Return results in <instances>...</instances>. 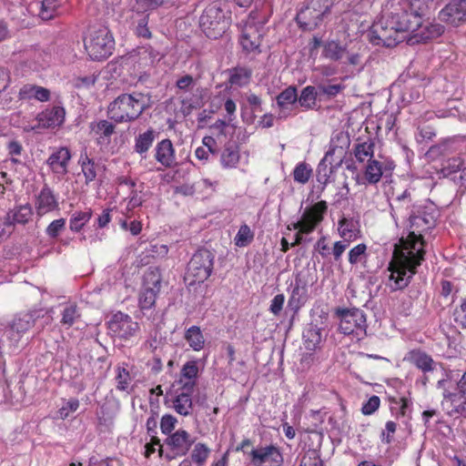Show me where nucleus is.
Wrapping results in <instances>:
<instances>
[{
    "instance_id": "obj_1",
    "label": "nucleus",
    "mask_w": 466,
    "mask_h": 466,
    "mask_svg": "<svg viewBox=\"0 0 466 466\" xmlns=\"http://www.w3.org/2000/svg\"><path fill=\"white\" fill-rule=\"evenodd\" d=\"M412 231L401 237L395 245L393 258L389 264L390 271L387 286L391 290L406 288L416 273V268L424 260V241L421 232L434 225L432 218L420 215L410 218Z\"/></svg>"
},
{
    "instance_id": "obj_2",
    "label": "nucleus",
    "mask_w": 466,
    "mask_h": 466,
    "mask_svg": "<svg viewBox=\"0 0 466 466\" xmlns=\"http://www.w3.org/2000/svg\"><path fill=\"white\" fill-rule=\"evenodd\" d=\"M150 97L143 93L122 94L107 107V115L116 123L131 122L148 107Z\"/></svg>"
},
{
    "instance_id": "obj_3",
    "label": "nucleus",
    "mask_w": 466,
    "mask_h": 466,
    "mask_svg": "<svg viewBox=\"0 0 466 466\" xmlns=\"http://www.w3.org/2000/svg\"><path fill=\"white\" fill-rule=\"evenodd\" d=\"M52 312V309H35L16 316L12 322L0 332V349L15 350L25 332L34 325L37 319L44 318Z\"/></svg>"
},
{
    "instance_id": "obj_4",
    "label": "nucleus",
    "mask_w": 466,
    "mask_h": 466,
    "mask_svg": "<svg viewBox=\"0 0 466 466\" xmlns=\"http://www.w3.org/2000/svg\"><path fill=\"white\" fill-rule=\"evenodd\" d=\"M84 45L92 60H103L112 55L115 40L108 28L92 27L84 38Z\"/></svg>"
},
{
    "instance_id": "obj_5",
    "label": "nucleus",
    "mask_w": 466,
    "mask_h": 466,
    "mask_svg": "<svg viewBox=\"0 0 466 466\" xmlns=\"http://www.w3.org/2000/svg\"><path fill=\"white\" fill-rule=\"evenodd\" d=\"M229 19L230 17L226 15L220 4L214 2L203 11L199 18V25L208 37L217 39L228 29Z\"/></svg>"
},
{
    "instance_id": "obj_6",
    "label": "nucleus",
    "mask_w": 466,
    "mask_h": 466,
    "mask_svg": "<svg viewBox=\"0 0 466 466\" xmlns=\"http://www.w3.org/2000/svg\"><path fill=\"white\" fill-rule=\"evenodd\" d=\"M214 254L208 249H198L187 264L185 279L189 285L203 283L213 271Z\"/></svg>"
},
{
    "instance_id": "obj_7",
    "label": "nucleus",
    "mask_w": 466,
    "mask_h": 466,
    "mask_svg": "<svg viewBox=\"0 0 466 466\" xmlns=\"http://www.w3.org/2000/svg\"><path fill=\"white\" fill-rule=\"evenodd\" d=\"M328 205L324 200L319 201L302 213L300 218L292 224L293 229L298 230L295 242L291 246L299 245L303 241V234L311 233L316 227L323 220L327 212Z\"/></svg>"
},
{
    "instance_id": "obj_8",
    "label": "nucleus",
    "mask_w": 466,
    "mask_h": 466,
    "mask_svg": "<svg viewBox=\"0 0 466 466\" xmlns=\"http://www.w3.org/2000/svg\"><path fill=\"white\" fill-rule=\"evenodd\" d=\"M265 21L258 17V14L251 12L245 21L240 36V45L247 52L258 49L264 33Z\"/></svg>"
},
{
    "instance_id": "obj_9",
    "label": "nucleus",
    "mask_w": 466,
    "mask_h": 466,
    "mask_svg": "<svg viewBox=\"0 0 466 466\" xmlns=\"http://www.w3.org/2000/svg\"><path fill=\"white\" fill-rule=\"evenodd\" d=\"M339 318V330L345 335L365 331L366 316L359 309H342L337 310Z\"/></svg>"
},
{
    "instance_id": "obj_10",
    "label": "nucleus",
    "mask_w": 466,
    "mask_h": 466,
    "mask_svg": "<svg viewBox=\"0 0 466 466\" xmlns=\"http://www.w3.org/2000/svg\"><path fill=\"white\" fill-rule=\"evenodd\" d=\"M251 466H281L283 456L279 449L273 445L252 447L248 452Z\"/></svg>"
},
{
    "instance_id": "obj_11",
    "label": "nucleus",
    "mask_w": 466,
    "mask_h": 466,
    "mask_svg": "<svg viewBox=\"0 0 466 466\" xmlns=\"http://www.w3.org/2000/svg\"><path fill=\"white\" fill-rule=\"evenodd\" d=\"M107 329L110 335L127 339L137 334L139 325L127 314L118 311L108 320Z\"/></svg>"
},
{
    "instance_id": "obj_12",
    "label": "nucleus",
    "mask_w": 466,
    "mask_h": 466,
    "mask_svg": "<svg viewBox=\"0 0 466 466\" xmlns=\"http://www.w3.org/2000/svg\"><path fill=\"white\" fill-rule=\"evenodd\" d=\"M395 164L392 160L385 159L380 161L378 159H370L366 164L363 170V181H359L360 185H376L384 177L390 176L395 168Z\"/></svg>"
},
{
    "instance_id": "obj_13",
    "label": "nucleus",
    "mask_w": 466,
    "mask_h": 466,
    "mask_svg": "<svg viewBox=\"0 0 466 466\" xmlns=\"http://www.w3.org/2000/svg\"><path fill=\"white\" fill-rule=\"evenodd\" d=\"M458 376L459 374H455L454 370H444L443 378L439 380L437 382V389L441 390V406L445 411L447 407H452L461 401V399L465 395L460 392V390H457V387L454 388L452 385L451 380Z\"/></svg>"
},
{
    "instance_id": "obj_14",
    "label": "nucleus",
    "mask_w": 466,
    "mask_h": 466,
    "mask_svg": "<svg viewBox=\"0 0 466 466\" xmlns=\"http://www.w3.org/2000/svg\"><path fill=\"white\" fill-rule=\"evenodd\" d=\"M443 26L439 24H432L429 21L421 19L420 25L413 29L407 30V37L404 40L410 45H414L420 42H426L430 39L436 38L443 33Z\"/></svg>"
},
{
    "instance_id": "obj_15",
    "label": "nucleus",
    "mask_w": 466,
    "mask_h": 466,
    "mask_svg": "<svg viewBox=\"0 0 466 466\" xmlns=\"http://www.w3.org/2000/svg\"><path fill=\"white\" fill-rule=\"evenodd\" d=\"M194 443L195 439L191 438L190 434L186 430H177L166 439L167 446L175 453L174 456L167 454L166 458L171 461L175 456L186 455Z\"/></svg>"
},
{
    "instance_id": "obj_16",
    "label": "nucleus",
    "mask_w": 466,
    "mask_h": 466,
    "mask_svg": "<svg viewBox=\"0 0 466 466\" xmlns=\"http://www.w3.org/2000/svg\"><path fill=\"white\" fill-rule=\"evenodd\" d=\"M441 21L458 26L466 20V0H454L448 4L439 14Z\"/></svg>"
},
{
    "instance_id": "obj_17",
    "label": "nucleus",
    "mask_w": 466,
    "mask_h": 466,
    "mask_svg": "<svg viewBox=\"0 0 466 466\" xmlns=\"http://www.w3.org/2000/svg\"><path fill=\"white\" fill-rule=\"evenodd\" d=\"M66 110L61 106H54L51 108L39 113L36 116L37 125L32 128H55L63 125Z\"/></svg>"
},
{
    "instance_id": "obj_18",
    "label": "nucleus",
    "mask_w": 466,
    "mask_h": 466,
    "mask_svg": "<svg viewBox=\"0 0 466 466\" xmlns=\"http://www.w3.org/2000/svg\"><path fill=\"white\" fill-rule=\"evenodd\" d=\"M90 133L96 143L102 147H107L111 142V137L115 133L116 126L108 120L101 119L89 124Z\"/></svg>"
},
{
    "instance_id": "obj_19",
    "label": "nucleus",
    "mask_w": 466,
    "mask_h": 466,
    "mask_svg": "<svg viewBox=\"0 0 466 466\" xmlns=\"http://www.w3.org/2000/svg\"><path fill=\"white\" fill-rule=\"evenodd\" d=\"M155 159L165 168L175 167L177 165L176 151L170 139H162L155 147Z\"/></svg>"
},
{
    "instance_id": "obj_20",
    "label": "nucleus",
    "mask_w": 466,
    "mask_h": 466,
    "mask_svg": "<svg viewBox=\"0 0 466 466\" xmlns=\"http://www.w3.org/2000/svg\"><path fill=\"white\" fill-rule=\"evenodd\" d=\"M404 360L415 366L421 370L422 373L433 372L438 365L431 355L421 350H412L409 351Z\"/></svg>"
},
{
    "instance_id": "obj_21",
    "label": "nucleus",
    "mask_w": 466,
    "mask_h": 466,
    "mask_svg": "<svg viewBox=\"0 0 466 466\" xmlns=\"http://www.w3.org/2000/svg\"><path fill=\"white\" fill-rule=\"evenodd\" d=\"M35 207L38 216H44L58 208V200L53 190L46 184L38 193Z\"/></svg>"
},
{
    "instance_id": "obj_22",
    "label": "nucleus",
    "mask_w": 466,
    "mask_h": 466,
    "mask_svg": "<svg viewBox=\"0 0 466 466\" xmlns=\"http://www.w3.org/2000/svg\"><path fill=\"white\" fill-rule=\"evenodd\" d=\"M194 390H184L178 386L176 396L172 400V407L177 413L182 416H189L193 410L192 394Z\"/></svg>"
},
{
    "instance_id": "obj_23",
    "label": "nucleus",
    "mask_w": 466,
    "mask_h": 466,
    "mask_svg": "<svg viewBox=\"0 0 466 466\" xmlns=\"http://www.w3.org/2000/svg\"><path fill=\"white\" fill-rule=\"evenodd\" d=\"M70 158V151L68 148L63 147H59L50 155L46 160V164L50 167L54 173L58 175H65L67 173V166Z\"/></svg>"
},
{
    "instance_id": "obj_24",
    "label": "nucleus",
    "mask_w": 466,
    "mask_h": 466,
    "mask_svg": "<svg viewBox=\"0 0 466 466\" xmlns=\"http://www.w3.org/2000/svg\"><path fill=\"white\" fill-rule=\"evenodd\" d=\"M198 376V367L197 360L187 361L181 370L177 385L184 390H195L197 379Z\"/></svg>"
},
{
    "instance_id": "obj_25",
    "label": "nucleus",
    "mask_w": 466,
    "mask_h": 466,
    "mask_svg": "<svg viewBox=\"0 0 466 466\" xmlns=\"http://www.w3.org/2000/svg\"><path fill=\"white\" fill-rule=\"evenodd\" d=\"M157 137V132L153 128H149L135 137L134 151L141 156V160L146 158L147 153L152 147ZM142 161H140V163Z\"/></svg>"
},
{
    "instance_id": "obj_26",
    "label": "nucleus",
    "mask_w": 466,
    "mask_h": 466,
    "mask_svg": "<svg viewBox=\"0 0 466 466\" xmlns=\"http://www.w3.org/2000/svg\"><path fill=\"white\" fill-rule=\"evenodd\" d=\"M308 287L307 283L301 279L297 278L291 294L289 299V305L294 309H299L307 300Z\"/></svg>"
},
{
    "instance_id": "obj_27",
    "label": "nucleus",
    "mask_w": 466,
    "mask_h": 466,
    "mask_svg": "<svg viewBox=\"0 0 466 466\" xmlns=\"http://www.w3.org/2000/svg\"><path fill=\"white\" fill-rule=\"evenodd\" d=\"M32 208L30 205H21L9 210L5 216L9 220L10 225L14 228L15 224H25L32 217Z\"/></svg>"
},
{
    "instance_id": "obj_28",
    "label": "nucleus",
    "mask_w": 466,
    "mask_h": 466,
    "mask_svg": "<svg viewBox=\"0 0 466 466\" xmlns=\"http://www.w3.org/2000/svg\"><path fill=\"white\" fill-rule=\"evenodd\" d=\"M239 147L236 143H228L220 156V162L224 168H234L239 162Z\"/></svg>"
},
{
    "instance_id": "obj_29",
    "label": "nucleus",
    "mask_w": 466,
    "mask_h": 466,
    "mask_svg": "<svg viewBox=\"0 0 466 466\" xmlns=\"http://www.w3.org/2000/svg\"><path fill=\"white\" fill-rule=\"evenodd\" d=\"M346 54H348L347 47L345 46H341L337 41H327L323 45L322 56L327 59L332 61H342Z\"/></svg>"
},
{
    "instance_id": "obj_30",
    "label": "nucleus",
    "mask_w": 466,
    "mask_h": 466,
    "mask_svg": "<svg viewBox=\"0 0 466 466\" xmlns=\"http://www.w3.org/2000/svg\"><path fill=\"white\" fill-rule=\"evenodd\" d=\"M336 152V148H330L327 151L324 157L321 159L317 167L318 180L320 183L327 184L329 175L333 170L332 157Z\"/></svg>"
},
{
    "instance_id": "obj_31",
    "label": "nucleus",
    "mask_w": 466,
    "mask_h": 466,
    "mask_svg": "<svg viewBox=\"0 0 466 466\" xmlns=\"http://www.w3.org/2000/svg\"><path fill=\"white\" fill-rule=\"evenodd\" d=\"M338 231L339 236L348 241L356 239L360 230L358 228V222L353 218H342L339 221Z\"/></svg>"
},
{
    "instance_id": "obj_32",
    "label": "nucleus",
    "mask_w": 466,
    "mask_h": 466,
    "mask_svg": "<svg viewBox=\"0 0 466 466\" xmlns=\"http://www.w3.org/2000/svg\"><path fill=\"white\" fill-rule=\"evenodd\" d=\"M188 346L195 351L201 350L205 346V338L198 326H191L184 334Z\"/></svg>"
},
{
    "instance_id": "obj_33",
    "label": "nucleus",
    "mask_w": 466,
    "mask_h": 466,
    "mask_svg": "<svg viewBox=\"0 0 466 466\" xmlns=\"http://www.w3.org/2000/svg\"><path fill=\"white\" fill-rule=\"evenodd\" d=\"M64 0H43L39 10V17L48 21L60 14V7Z\"/></svg>"
},
{
    "instance_id": "obj_34",
    "label": "nucleus",
    "mask_w": 466,
    "mask_h": 466,
    "mask_svg": "<svg viewBox=\"0 0 466 466\" xmlns=\"http://www.w3.org/2000/svg\"><path fill=\"white\" fill-rule=\"evenodd\" d=\"M170 101H180L181 112L184 116H187L198 106L196 101H199V97L197 94L192 93V91L187 93H176V97L170 99Z\"/></svg>"
},
{
    "instance_id": "obj_35",
    "label": "nucleus",
    "mask_w": 466,
    "mask_h": 466,
    "mask_svg": "<svg viewBox=\"0 0 466 466\" xmlns=\"http://www.w3.org/2000/svg\"><path fill=\"white\" fill-rule=\"evenodd\" d=\"M210 453L211 450L207 444L203 442L195 443L190 453L189 461H191L192 464H195V466H204Z\"/></svg>"
},
{
    "instance_id": "obj_36",
    "label": "nucleus",
    "mask_w": 466,
    "mask_h": 466,
    "mask_svg": "<svg viewBox=\"0 0 466 466\" xmlns=\"http://www.w3.org/2000/svg\"><path fill=\"white\" fill-rule=\"evenodd\" d=\"M354 156L360 163H368L370 159H374V143L369 139L357 144L354 147Z\"/></svg>"
},
{
    "instance_id": "obj_37",
    "label": "nucleus",
    "mask_w": 466,
    "mask_h": 466,
    "mask_svg": "<svg viewBox=\"0 0 466 466\" xmlns=\"http://www.w3.org/2000/svg\"><path fill=\"white\" fill-rule=\"evenodd\" d=\"M303 339L306 349L314 350L322 340L321 329L317 326H309L304 330Z\"/></svg>"
},
{
    "instance_id": "obj_38",
    "label": "nucleus",
    "mask_w": 466,
    "mask_h": 466,
    "mask_svg": "<svg viewBox=\"0 0 466 466\" xmlns=\"http://www.w3.org/2000/svg\"><path fill=\"white\" fill-rule=\"evenodd\" d=\"M82 172L86 178V183L92 182L96 177V164L88 157L86 154H81L79 158Z\"/></svg>"
},
{
    "instance_id": "obj_39",
    "label": "nucleus",
    "mask_w": 466,
    "mask_h": 466,
    "mask_svg": "<svg viewBox=\"0 0 466 466\" xmlns=\"http://www.w3.org/2000/svg\"><path fill=\"white\" fill-rule=\"evenodd\" d=\"M138 56L140 64L144 66L154 65L157 61H159L161 56L158 51L155 50L150 46H144L138 48Z\"/></svg>"
},
{
    "instance_id": "obj_40",
    "label": "nucleus",
    "mask_w": 466,
    "mask_h": 466,
    "mask_svg": "<svg viewBox=\"0 0 466 466\" xmlns=\"http://www.w3.org/2000/svg\"><path fill=\"white\" fill-rule=\"evenodd\" d=\"M92 217L91 210L76 211L72 214L69 228L74 232H78L89 221Z\"/></svg>"
},
{
    "instance_id": "obj_41",
    "label": "nucleus",
    "mask_w": 466,
    "mask_h": 466,
    "mask_svg": "<svg viewBox=\"0 0 466 466\" xmlns=\"http://www.w3.org/2000/svg\"><path fill=\"white\" fill-rule=\"evenodd\" d=\"M250 77V69L246 67H236L230 74L229 81L232 85L243 86L249 83Z\"/></svg>"
},
{
    "instance_id": "obj_42",
    "label": "nucleus",
    "mask_w": 466,
    "mask_h": 466,
    "mask_svg": "<svg viewBox=\"0 0 466 466\" xmlns=\"http://www.w3.org/2000/svg\"><path fill=\"white\" fill-rule=\"evenodd\" d=\"M61 315L60 323L67 329L72 327L75 321L80 317L76 305L71 303L65 306Z\"/></svg>"
},
{
    "instance_id": "obj_43",
    "label": "nucleus",
    "mask_w": 466,
    "mask_h": 466,
    "mask_svg": "<svg viewBox=\"0 0 466 466\" xmlns=\"http://www.w3.org/2000/svg\"><path fill=\"white\" fill-rule=\"evenodd\" d=\"M317 91L312 86L304 87L299 97V103L302 107L307 109L313 108L316 105Z\"/></svg>"
},
{
    "instance_id": "obj_44",
    "label": "nucleus",
    "mask_w": 466,
    "mask_h": 466,
    "mask_svg": "<svg viewBox=\"0 0 466 466\" xmlns=\"http://www.w3.org/2000/svg\"><path fill=\"white\" fill-rule=\"evenodd\" d=\"M254 238V233L249 226L243 224L240 226L237 235L234 238V243L237 247L243 248L249 245Z\"/></svg>"
},
{
    "instance_id": "obj_45",
    "label": "nucleus",
    "mask_w": 466,
    "mask_h": 466,
    "mask_svg": "<svg viewBox=\"0 0 466 466\" xmlns=\"http://www.w3.org/2000/svg\"><path fill=\"white\" fill-rule=\"evenodd\" d=\"M158 292L157 289L151 287L144 288L139 297L140 308L142 309H151L156 302Z\"/></svg>"
},
{
    "instance_id": "obj_46",
    "label": "nucleus",
    "mask_w": 466,
    "mask_h": 466,
    "mask_svg": "<svg viewBox=\"0 0 466 466\" xmlns=\"http://www.w3.org/2000/svg\"><path fill=\"white\" fill-rule=\"evenodd\" d=\"M367 246L364 243H360L353 247L349 251V262L351 265L365 262L367 260Z\"/></svg>"
},
{
    "instance_id": "obj_47",
    "label": "nucleus",
    "mask_w": 466,
    "mask_h": 466,
    "mask_svg": "<svg viewBox=\"0 0 466 466\" xmlns=\"http://www.w3.org/2000/svg\"><path fill=\"white\" fill-rule=\"evenodd\" d=\"M298 100L297 89L289 86L277 96V103L280 107L294 104Z\"/></svg>"
},
{
    "instance_id": "obj_48",
    "label": "nucleus",
    "mask_w": 466,
    "mask_h": 466,
    "mask_svg": "<svg viewBox=\"0 0 466 466\" xmlns=\"http://www.w3.org/2000/svg\"><path fill=\"white\" fill-rule=\"evenodd\" d=\"M175 1L176 0H137V9L138 12H147L164 5H173Z\"/></svg>"
},
{
    "instance_id": "obj_49",
    "label": "nucleus",
    "mask_w": 466,
    "mask_h": 466,
    "mask_svg": "<svg viewBox=\"0 0 466 466\" xmlns=\"http://www.w3.org/2000/svg\"><path fill=\"white\" fill-rule=\"evenodd\" d=\"M312 174V169L306 163H299L296 166L293 177L296 182L306 184Z\"/></svg>"
},
{
    "instance_id": "obj_50",
    "label": "nucleus",
    "mask_w": 466,
    "mask_h": 466,
    "mask_svg": "<svg viewBox=\"0 0 466 466\" xmlns=\"http://www.w3.org/2000/svg\"><path fill=\"white\" fill-rule=\"evenodd\" d=\"M161 276L157 268H149L144 276V288L151 287L160 290Z\"/></svg>"
},
{
    "instance_id": "obj_51",
    "label": "nucleus",
    "mask_w": 466,
    "mask_h": 466,
    "mask_svg": "<svg viewBox=\"0 0 466 466\" xmlns=\"http://www.w3.org/2000/svg\"><path fill=\"white\" fill-rule=\"evenodd\" d=\"M116 371H117V374L116 377V380L117 382L116 388L119 390H127V388L130 384V381H131V377H130L129 372L127 371V370L125 367H120V366H118L116 368Z\"/></svg>"
},
{
    "instance_id": "obj_52",
    "label": "nucleus",
    "mask_w": 466,
    "mask_h": 466,
    "mask_svg": "<svg viewBox=\"0 0 466 466\" xmlns=\"http://www.w3.org/2000/svg\"><path fill=\"white\" fill-rule=\"evenodd\" d=\"M452 316L456 324L466 329V299L454 308Z\"/></svg>"
},
{
    "instance_id": "obj_53",
    "label": "nucleus",
    "mask_w": 466,
    "mask_h": 466,
    "mask_svg": "<svg viewBox=\"0 0 466 466\" xmlns=\"http://www.w3.org/2000/svg\"><path fill=\"white\" fill-rule=\"evenodd\" d=\"M299 466H323V462L315 450H309L302 456Z\"/></svg>"
},
{
    "instance_id": "obj_54",
    "label": "nucleus",
    "mask_w": 466,
    "mask_h": 466,
    "mask_svg": "<svg viewBox=\"0 0 466 466\" xmlns=\"http://www.w3.org/2000/svg\"><path fill=\"white\" fill-rule=\"evenodd\" d=\"M195 86L193 77L189 75H185L178 78L176 83L177 91L176 93H187L191 92Z\"/></svg>"
},
{
    "instance_id": "obj_55",
    "label": "nucleus",
    "mask_w": 466,
    "mask_h": 466,
    "mask_svg": "<svg viewBox=\"0 0 466 466\" xmlns=\"http://www.w3.org/2000/svg\"><path fill=\"white\" fill-rule=\"evenodd\" d=\"M66 227V219L58 218L52 221L46 228V233L49 238H55Z\"/></svg>"
},
{
    "instance_id": "obj_56",
    "label": "nucleus",
    "mask_w": 466,
    "mask_h": 466,
    "mask_svg": "<svg viewBox=\"0 0 466 466\" xmlns=\"http://www.w3.org/2000/svg\"><path fill=\"white\" fill-rule=\"evenodd\" d=\"M177 423V420L170 414H166L162 417L160 421V429L162 433L170 435L171 432L176 427V424Z\"/></svg>"
},
{
    "instance_id": "obj_57",
    "label": "nucleus",
    "mask_w": 466,
    "mask_h": 466,
    "mask_svg": "<svg viewBox=\"0 0 466 466\" xmlns=\"http://www.w3.org/2000/svg\"><path fill=\"white\" fill-rule=\"evenodd\" d=\"M79 407V400L70 399L66 404L59 409V416L61 419H66L72 412H75Z\"/></svg>"
},
{
    "instance_id": "obj_58",
    "label": "nucleus",
    "mask_w": 466,
    "mask_h": 466,
    "mask_svg": "<svg viewBox=\"0 0 466 466\" xmlns=\"http://www.w3.org/2000/svg\"><path fill=\"white\" fill-rule=\"evenodd\" d=\"M380 404V398L373 395L363 404L361 411L364 415H370L379 409Z\"/></svg>"
},
{
    "instance_id": "obj_59",
    "label": "nucleus",
    "mask_w": 466,
    "mask_h": 466,
    "mask_svg": "<svg viewBox=\"0 0 466 466\" xmlns=\"http://www.w3.org/2000/svg\"><path fill=\"white\" fill-rule=\"evenodd\" d=\"M147 24H148V15H143L137 21V25L136 27V33L138 36L145 37V38L151 37V32L149 31V28L147 27Z\"/></svg>"
},
{
    "instance_id": "obj_60",
    "label": "nucleus",
    "mask_w": 466,
    "mask_h": 466,
    "mask_svg": "<svg viewBox=\"0 0 466 466\" xmlns=\"http://www.w3.org/2000/svg\"><path fill=\"white\" fill-rule=\"evenodd\" d=\"M446 413L451 417H464L466 418V404L465 400L453 405L452 407L446 408Z\"/></svg>"
},
{
    "instance_id": "obj_61",
    "label": "nucleus",
    "mask_w": 466,
    "mask_h": 466,
    "mask_svg": "<svg viewBox=\"0 0 466 466\" xmlns=\"http://www.w3.org/2000/svg\"><path fill=\"white\" fill-rule=\"evenodd\" d=\"M285 302V296L283 294L276 295L272 300L269 307V310L274 315L278 316L282 310L283 304Z\"/></svg>"
},
{
    "instance_id": "obj_62",
    "label": "nucleus",
    "mask_w": 466,
    "mask_h": 466,
    "mask_svg": "<svg viewBox=\"0 0 466 466\" xmlns=\"http://www.w3.org/2000/svg\"><path fill=\"white\" fill-rule=\"evenodd\" d=\"M350 242V241L344 239V240L336 241L334 243L333 248H332V255L334 257L335 261H339L340 259L342 254L348 248Z\"/></svg>"
},
{
    "instance_id": "obj_63",
    "label": "nucleus",
    "mask_w": 466,
    "mask_h": 466,
    "mask_svg": "<svg viewBox=\"0 0 466 466\" xmlns=\"http://www.w3.org/2000/svg\"><path fill=\"white\" fill-rule=\"evenodd\" d=\"M37 86L35 85H25L23 86L18 93V96L23 100H30L35 99V92L36 90Z\"/></svg>"
},
{
    "instance_id": "obj_64",
    "label": "nucleus",
    "mask_w": 466,
    "mask_h": 466,
    "mask_svg": "<svg viewBox=\"0 0 466 466\" xmlns=\"http://www.w3.org/2000/svg\"><path fill=\"white\" fill-rule=\"evenodd\" d=\"M143 203V198L137 192V190L134 188L131 189V194L129 197V200L127 203V209L132 210L139 206H141Z\"/></svg>"
}]
</instances>
